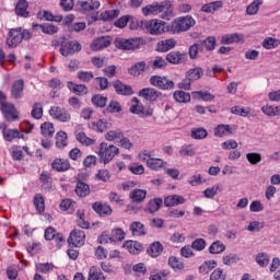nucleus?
I'll return each mask as SVG.
<instances>
[{
    "instance_id": "aec40b11",
    "label": "nucleus",
    "mask_w": 280,
    "mask_h": 280,
    "mask_svg": "<svg viewBox=\"0 0 280 280\" xmlns=\"http://www.w3.org/2000/svg\"><path fill=\"white\" fill-rule=\"evenodd\" d=\"M55 172H69L71 170V162L68 159L57 158L51 163Z\"/></svg>"
},
{
    "instance_id": "c756f323",
    "label": "nucleus",
    "mask_w": 280,
    "mask_h": 280,
    "mask_svg": "<svg viewBox=\"0 0 280 280\" xmlns=\"http://www.w3.org/2000/svg\"><path fill=\"white\" fill-rule=\"evenodd\" d=\"M125 247L131 255H139L143 250V245L137 241H127Z\"/></svg>"
},
{
    "instance_id": "2f4dec72",
    "label": "nucleus",
    "mask_w": 280,
    "mask_h": 280,
    "mask_svg": "<svg viewBox=\"0 0 280 280\" xmlns=\"http://www.w3.org/2000/svg\"><path fill=\"white\" fill-rule=\"evenodd\" d=\"M54 132H56V129L54 128V124L51 122H44L40 125V133L45 139H52Z\"/></svg>"
},
{
    "instance_id": "338daca9",
    "label": "nucleus",
    "mask_w": 280,
    "mask_h": 280,
    "mask_svg": "<svg viewBox=\"0 0 280 280\" xmlns=\"http://www.w3.org/2000/svg\"><path fill=\"white\" fill-rule=\"evenodd\" d=\"M191 248L194 250H205V248H207V241H205L203 238H197L191 243Z\"/></svg>"
},
{
    "instance_id": "cd10ccee",
    "label": "nucleus",
    "mask_w": 280,
    "mask_h": 280,
    "mask_svg": "<svg viewBox=\"0 0 280 280\" xmlns=\"http://www.w3.org/2000/svg\"><path fill=\"white\" fill-rule=\"evenodd\" d=\"M165 207H177V205H185V198L178 195H171L164 199Z\"/></svg>"
},
{
    "instance_id": "13d9d810",
    "label": "nucleus",
    "mask_w": 280,
    "mask_h": 280,
    "mask_svg": "<svg viewBox=\"0 0 280 280\" xmlns=\"http://www.w3.org/2000/svg\"><path fill=\"white\" fill-rule=\"evenodd\" d=\"M31 115H32L33 119H42L43 118V104L35 103L33 105Z\"/></svg>"
},
{
    "instance_id": "49530a36",
    "label": "nucleus",
    "mask_w": 280,
    "mask_h": 280,
    "mask_svg": "<svg viewBox=\"0 0 280 280\" xmlns=\"http://www.w3.org/2000/svg\"><path fill=\"white\" fill-rule=\"evenodd\" d=\"M264 4V0H254L246 9V13L253 16L259 12V5Z\"/></svg>"
},
{
    "instance_id": "79ce46f5",
    "label": "nucleus",
    "mask_w": 280,
    "mask_h": 280,
    "mask_svg": "<svg viewBox=\"0 0 280 280\" xmlns=\"http://www.w3.org/2000/svg\"><path fill=\"white\" fill-rule=\"evenodd\" d=\"M202 75H203V71H202V68L200 67L189 69L186 73V78H188V80H190L191 82H196V80H200Z\"/></svg>"
},
{
    "instance_id": "dca6fc26",
    "label": "nucleus",
    "mask_w": 280,
    "mask_h": 280,
    "mask_svg": "<svg viewBox=\"0 0 280 280\" xmlns=\"http://www.w3.org/2000/svg\"><path fill=\"white\" fill-rule=\"evenodd\" d=\"M112 43L113 38H110V36H101L92 42L91 49L93 51H100L102 49H106V47H110Z\"/></svg>"
},
{
    "instance_id": "052dcab7",
    "label": "nucleus",
    "mask_w": 280,
    "mask_h": 280,
    "mask_svg": "<svg viewBox=\"0 0 280 280\" xmlns=\"http://www.w3.org/2000/svg\"><path fill=\"white\" fill-rule=\"evenodd\" d=\"M57 148H67V132L59 131L56 137Z\"/></svg>"
},
{
    "instance_id": "6ab92c4d",
    "label": "nucleus",
    "mask_w": 280,
    "mask_h": 280,
    "mask_svg": "<svg viewBox=\"0 0 280 280\" xmlns=\"http://www.w3.org/2000/svg\"><path fill=\"white\" fill-rule=\"evenodd\" d=\"M23 91H25V81L22 79L16 80L11 86L12 100H21L23 97Z\"/></svg>"
},
{
    "instance_id": "864d4df0",
    "label": "nucleus",
    "mask_w": 280,
    "mask_h": 280,
    "mask_svg": "<svg viewBox=\"0 0 280 280\" xmlns=\"http://www.w3.org/2000/svg\"><path fill=\"white\" fill-rule=\"evenodd\" d=\"M77 218V224L80 229H89L91 226V223L84 219V210H78Z\"/></svg>"
},
{
    "instance_id": "0eeeda50",
    "label": "nucleus",
    "mask_w": 280,
    "mask_h": 280,
    "mask_svg": "<svg viewBox=\"0 0 280 280\" xmlns=\"http://www.w3.org/2000/svg\"><path fill=\"white\" fill-rule=\"evenodd\" d=\"M152 154H150L149 151H142L139 153V159L142 161H147V165L150 170H154L158 172V170H161L167 165V162L163 161L162 159L158 158H151Z\"/></svg>"
},
{
    "instance_id": "9b49d317",
    "label": "nucleus",
    "mask_w": 280,
    "mask_h": 280,
    "mask_svg": "<svg viewBox=\"0 0 280 280\" xmlns=\"http://www.w3.org/2000/svg\"><path fill=\"white\" fill-rule=\"evenodd\" d=\"M114 45L117 49H122L125 51H130V49H139L141 45L140 38H131V39H116Z\"/></svg>"
},
{
    "instance_id": "6e6552de",
    "label": "nucleus",
    "mask_w": 280,
    "mask_h": 280,
    "mask_svg": "<svg viewBox=\"0 0 280 280\" xmlns=\"http://www.w3.org/2000/svg\"><path fill=\"white\" fill-rule=\"evenodd\" d=\"M151 86L160 89V91H172L175 84L174 81L170 80L167 77L152 75L149 80Z\"/></svg>"
},
{
    "instance_id": "c03bdc74",
    "label": "nucleus",
    "mask_w": 280,
    "mask_h": 280,
    "mask_svg": "<svg viewBox=\"0 0 280 280\" xmlns=\"http://www.w3.org/2000/svg\"><path fill=\"white\" fill-rule=\"evenodd\" d=\"M126 240V232L124 230L116 228L112 231L109 242H124Z\"/></svg>"
},
{
    "instance_id": "a18cd8bd",
    "label": "nucleus",
    "mask_w": 280,
    "mask_h": 280,
    "mask_svg": "<svg viewBox=\"0 0 280 280\" xmlns=\"http://www.w3.org/2000/svg\"><path fill=\"white\" fill-rule=\"evenodd\" d=\"M34 207L38 213H45V198L43 195L37 194L34 197Z\"/></svg>"
},
{
    "instance_id": "9d476101",
    "label": "nucleus",
    "mask_w": 280,
    "mask_h": 280,
    "mask_svg": "<svg viewBox=\"0 0 280 280\" xmlns=\"http://www.w3.org/2000/svg\"><path fill=\"white\" fill-rule=\"evenodd\" d=\"M132 105L129 108V112L132 113V115H139L140 117H152L154 115V109L151 107L145 108V106L139 104V98L133 97L131 100Z\"/></svg>"
},
{
    "instance_id": "0e129e2a",
    "label": "nucleus",
    "mask_w": 280,
    "mask_h": 280,
    "mask_svg": "<svg viewBox=\"0 0 280 280\" xmlns=\"http://www.w3.org/2000/svg\"><path fill=\"white\" fill-rule=\"evenodd\" d=\"M180 156H194L196 154V149H194V145L188 144L184 145L179 150Z\"/></svg>"
},
{
    "instance_id": "4468645a",
    "label": "nucleus",
    "mask_w": 280,
    "mask_h": 280,
    "mask_svg": "<svg viewBox=\"0 0 280 280\" xmlns=\"http://www.w3.org/2000/svg\"><path fill=\"white\" fill-rule=\"evenodd\" d=\"M84 242H86V234L82 230H73L68 238V243L77 248L84 246Z\"/></svg>"
},
{
    "instance_id": "423d86ee",
    "label": "nucleus",
    "mask_w": 280,
    "mask_h": 280,
    "mask_svg": "<svg viewBox=\"0 0 280 280\" xmlns=\"http://www.w3.org/2000/svg\"><path fill=\"white\" fill-rule=\"evenodd\" d=\"M196 25V20L191 16H180L175 19L171 24H168L171 34H180V32H187Z\"/></svg>"
},
{
    "instance_id": "58836bf2",
    "label": "nucleus",
    "mask_w": 280,
    "mask_h": 280,
    "mask_svg": "<svg viewBox=\"0 0 280 280\" xmlns=\"http://www.w3.org/2000/svg\"><path fill=\"white\" fill-rule=\"evenodd\" d=\"M4 141L12 143L14 139H23V133L19 131V129H8L7 132L3 135Z\"/></svg>"
},
{
    "instance_id": "a211bd4d",
    "label": "nucleus",
    "mask_w": 280,
    "mask_h": 280,
    "mask_svg": "<svg viewBox=\"0 0 280 280\" xmlns=\"http://www.w3.org/2000/svg\"><path fill=\"white\" fill-rule=\"evenodd\" d=\"M222 8H224V1L217 0L203 4L200 10L206 14H215V12L222 10Z\"/></svg>"
},
{
    "instance_id": "7ed1b4c3",
    "label": "nucleus",
    "mask_w": 280,
    "mask_h": 280,
    "mask_svg": "<svg viewBox=\"0 0 280 280\" xmlns=\"http://www.w3.org/2000/svg\"><path fill=\"white\" fill-rule=\"evenodd\" d=\"M51 45L52 47H60L59 51L61 56H65L66 58L68 56H72V54H78L79 51H82V45L79 42H69V39L65 37L54 39L51 42Z\"/></svg>"
},
{
    "instance_id": "a878e982",
    "label": "nucleus",
    "mask_w": 280,
    "mask_h": 280,
    "mask_svg": "<svg viewBox=\"0 0 280 280\" xmlns=\"http://www.w3.org/2000/svg\"><path fill=\"white\" fill-rule=\"evenodd\" d=\"M92 209L98 215H112L113 214V208L108 203H102L100 201H96L93 203Z\"/></svg>"
},
{
    "instance_id": "680f3d73",
    "label": "nucleus",
    "mask_w": 280,
    "mask_h": 280,
    "mask_svg": "<svg viewBox=\"0 0 280 280\" xmlns=\"http://www.w3.org/2000/svg\"><path fill=\"white\" fill-rule=\"evenodd\" d=\"M262 47L265 49H275L279 47V39H275L272 37H267L262 42Z\"/></svg>"
},
{
    "instance_id": "f3484780",
    "label": "nucleus",
    "mask_w": 280,
    "mask_h": 280,
    "mask_svg": "<svg viewBox=\"0 0 280 280\" xmlns=\"http://www.w3.org/2000/svg\"><path fill=\"white\" fill-rule=\"evenodd\" d=\"M119 16V10H109L105 11L103 13H94L92 15V21H113L114 19H117Z\"/></svg>"
},
{
    "instance_id": "1a4fd4ad",
    "label": "nucleus",
    "mask_w": 280,
    "mask_h": 280,
    "mask_svg": "<svg viewBox=\"0 0 280 280\" xmlns=\"http://www.w3.org/2000/svg\"><path fill=\"white\" fill-rule=\"evenodd\" d=\"M48 113L52 119H56V121H60L61 124H69V121H71V114L67 108L51 106Z\"/></svg>"
},
{
    "instance_id": "f257e3e1",
    "label": "nucleus",
    "mask_w": 280,
    "mask_h": 280,
    "mask_svg": "<svg viewBox=\"0 0 280 280\" xmlns=\"http://www.w3.org/2000/svg\"><path fill=\"white\" fill-rule=\"evenodd\" d=\"M142 14L143 16H159L161 14V19L170 21L174 16V4L170 0L154 2L142 8Z\"/></svg>"
},
{
    "instance_id": "c9c22d12",
    "label": "nucleus",
    "mask_w": 280,
    "mask_h": 280,
    "mask_svg": "<svg viewBox=\"0 0 280 280\" xmlns=\"http://www.w3.org/2000/svg\"><path fill=\"white\" fill-rule=\"evenodd\" d=\"M244 40V37L237 33L228 34L221 38L222 45H233V43H240Z\"/></svg>"
},
{
    "instance_id": "69168bd1",
    "label": "nucleus",
    "mask_w": 280,
    "mask_h": 280,
    "mask_svg": "<svg viewBox=\"0 0 280 280\" xmlns=\"http://www.w3.org/2000/svg\"><path fill=\"white\" fill-rule=\"evenodd\" d=\"M37 19L39 21H52L54 20V13L47 10H39L37 12Z\"/></svg>"
},
{
    "instance_id": "ddd939ff",
    "label": "nucleus",
    "mask_w": 280,
    "mask_h": 280,
    "mask_svg": "<svg viewBox=\"0 0 280 280\" xmlns=\"http://www.w3.org/2000/svg\"><path fill=\"white\" fill-rule=\"evenodd\" d=\"M138 95L139 97L144 98L145 102L153 104V102H156L159 97L163 95V93L153 88H144L139 91Z\"/></svg>"
},
{
    "instance_id": "4c0bfd02",
    "label": "nucleus",
    "mask_w": 280,
    "mask_h": 280,
    "mask_svg": "<svg viewBox=\"0 0 280 280\" xmlns=\"http://www.w3.org/2000/svg\"><path fill=\"white\" fill-rule=\"evenodd\" d=\"M145 196H148V191L144 189H135L130 192L129 198L132 202H143L145 200Z\"/></svg>"
},
{
    "instance_id": "5fc2aeb1",
    "label": "nucleus",
    "mask_w": 280,
    "mask_h": 280,
    "mask_svg": "<svg viewBox=\"0 0 280 280\" xmlns=\"http://www.w3.org/2000/svg\"><path fill=\"white\" fill-rule=\"evenodd\" d=\"M256 262L261 267L266 268L270 264V256L267 253H259L256 256Z\"/></svg>"
},
{
    "instance_id": "37998d69",
    "label": "nucleus",
    "mask_w": 280,
    "mask_h": 280,
    "mask_svg": "<svg viewBox=\"0 0 280 280\" xmlns=\"http://www.w3.org/2000/svg\"><path fill=\"white\" fill-rule=\"evenodd\" d=\"M233 135V129L231 125H219L214 128V137H224V135Z\"/></svg>"
},
{
    "instance_id": "e433bc0d",
    "label": "nucleus",
    "mask_w": 280,
    "mask_h": 280,
    "mask_svg": "<svg viewBox=\"0 0 280 280\" xmlns=\"http://www.w3.org/2000/svg\"><path fill=\"white\" fill-rule=\"evenodd\" d=\"M168 266H170V268H172L175 272H178V271L185 269V264L183 262V260H180V258L175 257V256L168 257Z\"/></svg>"
},
{
    "instance_id": "c85d7f7f",
    "label": "nucleus",
    "mask_w": 280,
    "mask_h": 280,
    "mask_svg": "<svg viewBox=\"0 0 280 280\" xmlns=\"http://www.w3.org/2000/svg\"><path fill=\"white\" fill-rule=\"evenodd\" d=\"M148 69H150V67L148 66V63H145V61H139L135 66L129 68V73L130 75L137 77L141 75V73H143L144 71H148Z\"/></svg>"
},
{
    "instance_id": "de8ad7c7",
    "label": "nucleus",
    "mask_w": 280,
    "mask_h": 280,
    "mask_svg": "<svg viewBox=\"0 0 280 280\" xmlns=\"http://www.w3.org/2000/svg\"><path fill=\"white\" fill-rule=\"evenodd\" d=\"M225 249L226 246H224V244L220 241L212 243L209 247V252L211 253V255H220V253H224Z\"/></svg>"
},
{
    "instance_id": "ea45409f",
    "label": "nucleus",
    "mask_w": 280,
    "mask_h": 280,
    "mask_svg": "<svg viewBox=\"0 0 280 280\" xmlns=\"http://www.w3.org/2000/svg\"><path fill=\"white\" fill-rule=\"evenodd\" d=\"M162 206H163V199L161 198L151 199L147 205V211H149V213H156V211H159V209H161Z\"/></svg>"
},
{
    "instance_id": "a19ab883",
    "label": "nucleus",
    "mask_w": 280,
    "mask_h": 280,
    "mask_svg": "<svg viewBox=\"0 0 280 280\" xmlns=\"http://www.w3.org/2000/svg\"><path fill=\"white\" fill-rule=\"evenodd\" d=\"M190 137H191V139L202 140V139H207V137H209V132L207 131V129H205L202 127L192 128L190 131Z\"/></svg>"
},
{
    "instance_id": "3c124183",
    "label": "nucleus",
    "mask_w": 280,
    "mask_h": 280,
    "mask_svg": "<svg viewBox=\"0 0 280 280\" xmlns=\"http://www.w3.org/2000/svg\"><path fill=\"white\" fill-rule=\"evenodd\" d=\"M75 194L79 195L80 198H84V197L89 196V194H90L89 185H86L82 182H79L75 187Z\"/></svg>"
},
{
    "instance_id": "774afa93",
    "label": "nucleus",
    "mask_w": 280,
    "mask_h": 280,
    "mask_svg": "<svg viewBox=\"0 0 280 280\" xmlns=\"http://www.w3.org/2000/svg\"><path fill=\"white\" fill-rule=\"evenodd\" d=\"M226 279V273L224 270L218 268L210 275V280H224Z\"/></svg>"
},
{
    "instance_id": "39448f33",
    "label": "nucleus",
    "mask_w": 280,
    "mask_h": 280,
    "mask_svg": "<svg viewBox=\"0 0 280 280\" xmlns=\"http://www.w3.org/2000/svg\"><path fill=\"white\" fill-rule=\"evenodd\" d=\"M98 159L101 163H104V165H108L113 159L119 154V148H117L114 144H108L106 142H101L98 144Z\"/></svg>"
},
{
    "instance_id": "bf43d9fd",
    "label": "nucleus",
    "mask_w": 280,
    "mask_h": 280,
    "mask_svg": "<svg viewBox=\"0 0 280 280\" xmlns=\"http://www.w3.org/2000/svg\"><path fill=\"white\" fill-rule=\"evenodd\" d=\"M246 160L250 165H259L261 161V153L250 152L246 154Z\"/></svg>"
},
{
    "instance_id": "f03ea898",
    "label": "nucleus",
    "mask_w": 280,
    "mask_h": 280,
    "mask_svg": "<svg viewBox=\"0 0 280 280\" xmlns=\"http://www.w3.org/2000/svg\"><path fill=\"white\" fill-rule=\"evenodd\" d=\"M0 110L3 118L5 121H9V124H12V121H19V119H21L19 109H16L14 104L8 102V96L5 93H3V91H0Z\"/></svg>"
},
{
    "instance_id": "5701e85b",
    "label": "nucleus",
    "mask_w": 280,
    "mask_h": 280,
    "mask_svg": "<svg viewBox=\"0 0 280 280\" xmlns=\"http://www.w3.org/2000/svg\"><path fill=\"white\" fill-rule=\"evenodd\" d=\"M30 2L27 0H19L15 5V14L16 16H21L22 19H30Z\"/></svg>"
},
{
    "instance_id": "2eb2a0df",
    "label": "nucleus",
    "mask_w": 280,
    "mask_h": 280,
    "mask_svg": "<svg viewBox=\"0 0 280 280\" xmlns=\"http://www.w3.org/2000/svg\"><path fill=\"white\" fill-rule=\"evenodd\" d=\"M23 43L21 28H11L8 33L7 45L11 48L19 47Z\"/></svg>"
},
{
    "instance_id": "473e14b6",
    "label": "nucleus",
    "mask_w": 280,
    "mask_h": 280,
    "mask_svg": "<svg viewBox=\"0 0 280 280\" xmlns=\"http://www.w3.org/2000/svg\"><path fill=\"white\" fill-rule=\"evenodd\" d=\"M147 253L150 257H160V255L163 253V245L160 242H154L149 246Z\"/></svg>"
},
{
    "instance_id": "72a5a7b5",
    "label": "nucleus",
    "mask_w": 280,
    "mask_h": 280,
    "mask_svg": "<svg viewBox=\"0 0 280 280\" xmlns=\"http://www.w3.org/2000/svg\"><path fill=\"white\" fill-rule=\"evenodd\" d=\"M130 231L136 237H141L145 235V225L139 221L132 222L130 224Z\"/></svg>"
},
{
    "instance_id": "bb28decb",
    "label": "nucleus",
    "mask_w": 280,
    "mask_h": 280,
    "mask_svg": "<svg viewBox=\"0 0 280 280\" xmlns=\"http://www.w3.org/2000/svg\"><path fill=\"white\" fill-rule=\"evenodd\" d=\"M75 140L79 143H81V145H85V147L95 145V143L97 141V140L86 136V133L84 131L75 132Z\"/></svg>"
},
{
    "instance_id": "4be33fe9",
    "label": "nucleus",
    "mask_w": 280,
    "mask_h": 280,
    "mask_svg": "<svg viewBox=\"0 0 280 280\" xmlns=\"http://www.w3.org/2000/svg\"><path fill=\"white\" fill-rule=\"evenodd\" d=\"M113 86L117 95H125V96L135 95V91H132V86L122 84L119 80L114 81Z\"/></svg>"
},
{
    "instance_id": "09e8293b",
    "label": "nucleus",
    "mask_w": 280,
    "mask_h": 280,
    "mask_svg": "<svg viewBox=\"0 0 280 280\" xmlns=\"http://www.w3.org/2000/svg\"><path fill=\"white\" fill-rule=\"evenodd\" d=\"M89 280H106L104 273L97 267H91L89 271Z\"/></svg>"
},
{
    "instance_id": "f704fd0d",
    "label": "nucleus",
    "mask_w": 280,
    "mask_h": 280,
    "mask_svg": "<svg viewBox=\"0 0 280 280\" xmlns=\"http://www.w3.org/2000/svg\"><path fill=\"white\" fill-rule=\"evenodd\" d=\"M176 47V39H164L158 43V51L165 52Z\"/></svg>"
},
{
    "instance_id": "b1692460",
    "label": "nucleus",
    "mask_w": 280,
    "mask_h": 280,
    "mask_svg": "<svg viewBox=\"0 0 280 280\" xmlns=\"http://www.w3.org/2000/svg\"><path fill=\"white\" fill-rule=\"evenodd\" d=\"M90 128L95 130V132H106V130H110L113 128V124H110L106 119H98L97 121L91 122Z\"/></svg>"
},
{
    "instance_id": "4d7b16f0",
    "label": "nucleus",
    "mask_w": 280,
    "mask_h": 280,
    "mask_svg": "<svg viewBox=\"0 0 280 280\" xmlns=\"http://www.w3.org/2000/svg\"><path fill=\"white\" fill-rule=\"evenodd\" d=\"M77 78L81 82L89 83V82H91V80H93V78H95V74H93V72H91V71L81 70L78 72Z\"/></svg>"
},
{
    "instance_id": "6e6d98bb",
    "label": "nucleus",
    "mask_w": 280,
    "mask_h": 280,
    "mask_svg": "<svg viewBox=\"0 0 280 280\" xmlns=\"http://www.w3.org/2000/svg\"><path fill=\"white\" fill-rule=\"evenodd\" d=\"M261 110L268 117H277L279 115V106L266 105L261 107Z\"/></svg>"
},
{
    "instance_id": "412c9836",
    "label": "nucleus",
    "mask_w": 280,
    "mask_h": 280,
    "mask_svg": "<svg viewBox=\"0 0 280 280\" xmlns=\"http://www.w3.org/2000/svg\"><path fill=\"white\" fill-rule=\"evenodd\" d=\"M166 60L171 65H182L187 60V52L172 51L166 55Z\"/></svg>"
},
{
    "instance_id": "393cba45",
    "label": "nucleus",
    "mask_w": 280,
    "mask_h": 280,
    "mask_svg": "<svg viewBox=\"0 0 280 280\" xmlns=\"http://www.w3.org/2000/svg\"><path fill=\"white\" fill-rule=\"evenodd\" d=\"M67 88L71 93H74L75 95H79V96L89 94V88L84 84H75L73 83V81H68Z\"/></svg>"
},
{
    "instance_id": "8fccbe9b",
    "label": "nucleus",
    "mask_w": 280,
    "mask_h": 280,
    "mask_svg": "<svg viewBox=\"0 0 280 280\" xmlns=\"http://www.w3.org/2000/svg\"><path fill=\"white\" fill-rule=\"evenodd\" d=\"M37 272H42L44 275H47V272H51L56 266L51 262H39L35 266Z\"/></svg>"
},
{
    "instance_id": "e2e57ef3",
    "label": "nucleus",
    "mask_w": 280,
    "mask_h": 280,
    "mask_svg": "<svg viewBox=\"0 0 280 280\" xmlns=\"http://www.w3.org/2000/svg\"><path fill=\"white\" fill-rule=\"evenodd\" d=\"M59 5L63 12H71L75 5V0H60Z\"/></svg>"
},
{
    "instance_id": "603ef678",
    "label": "nucleus",
    "mask_w": 280,
    "mask_h": 280,
    "mask_svg": "<svg viewBox=\"0 0 280 280\" xmlns=\"http://www.w3.org/2000/svg\"><path fill=\"white\" fill-rule=\"evenodd\" d=\"M121 137H124L121 129L109 130L105 135L106 141H117V139H121Z\"/></svg>"
},
{
    "instance_id": "20e7f679",
    "label": "nucleus",
    "mask_w": 280,
    "mask_h": 280,
    "mask_svg": "<svg viewBox=\"0 0 280 280\" xmlns=\"http://www.w3.org/2000/svg\"><path fill=\"white\" fill-rule=\"evenodd\" d=\"M143 32H148L151 36H161V34L170 33V24L162 20H144L142 22Z\"/></svg>"
},
{
    "instance_id": "7c9ffc66",
    "label": "nucleus",
    "mask_w": 280,
    "mask_h": 280,
    "mask_svg": "<svg viewBox=\"0 0 280 280\" xmlns=\"http://www.w3.org/2000/svg\"><path fill=\"white\" fill-rule=\"evenodd\" d=\"M173 98L178 104H188V102H191V95L185 91H175L173 93Z\"/></svg>"
},
{
    "instance_id": "f8f14e48",
    "label": "nucleus",
    "mask_w": 280,
    "mask_h": 280,
    "mask_svg": "<svg viewBox=\"0 0 280 280\" xmlns=\"http://www.w3.org/2000/svg\"><path fill=\"white\" fill-rule=\"evenodd\" d=\"M100 0H86V1H79L77 2V8H79V12L82 14H91V12H95L100 10Z\"/></svg>"
}]
</instances>
